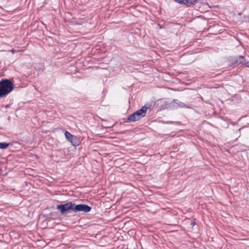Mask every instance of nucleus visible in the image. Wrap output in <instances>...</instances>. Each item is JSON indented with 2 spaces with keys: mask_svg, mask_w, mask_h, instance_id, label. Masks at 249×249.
<instances>
[{
  "mask_svg": "<svg viewBox=\"0 0 249 249\" xmlns=\"http://www.w3.org/2000/svg\"><path fill=\"white\" fill-rule=\"evenodd\" d=\"M14 84L10 79H3L0 81V99L5 97L14 89Z\"/></svg>",
  "mask_w": 249,
  "mask_h": 249,
  "instance_id": "nucleus-1",
  "label": "nucleus"
},
{
  "mask_svg": "<svg viewBox=\"0 0 249 249\" xmlns=\"http://www.w3.org/2000/svg\"><path fill=\"white\" fill-rule=\"evenodd\" d=\"M172 105L176 107H188L184 103L181 102L177 100H174L172 102Z\"/></svg>",
  "mask_w": 249,
  "mask_h": 249,
  "instance_id": "nucleus-6",
  "label": "nucleus"
},
{
  "mask_svg": "<svg viewBox=\"0 0 249 249\" xmlns=\"http://www.w3.org/2000/svg\"><path fill=\"white\" fill-rule=\"evenodd\" d=\"M245 61V58L242 56H239L237 57L236 63L243 65Z\"/></svg>",
  "mask_w": 249,
  "mask_h": 249,
  "instance_id": "nucleus-8",
  "label": "nucleus"
},
{
  "mask_svg": "<svg viewBox=\"0 0 249 249\" xmlns=\"http://www.w3.org/2000/svg\"><path fill=\"white\" fill-rule=\"evenodd\" d=\"M243 65H245L246 67H249V62H246L245 61Z\"/></svg>",
  "mask_w": 249,
  "mask_h": 249,
  "instance_id": "nucleus-10",
  "label": "nucleus"
},
{
  "mask_svg": "<svg viewBox=\"0 0 249 249\" xmlns=\"http://www.w3.org/2000/svg\"><path fill=\"white\" fill-rule=\"evenodd\" d=\"M178 2L179 4H184L187 7L191 6L192 5H194L196 4V2L198 1H176Z\"/></svg>",
  "mask_w": 249,
  "mask_h": 249,
  "instance_id": "nucleus-7",
  "label": "nucleus"
},
{
  "mask_svg": "<svg viewBox=\"0 0 249 249\" xmlns=\"http://www.w3.org/2000/svg\"><path fill=\"white\" fill-rule=\"evenodd\" d=\"M74 204L71 202H68L64 204H60L57 206V209L59 210L62 214H64L70 210L73 211Z\"/></svg>",
  "mask_w": 249,
  "mask_h": 249,
  "instance_id": "nucleus-3",
  "label": "nucleus"
},
{
  "mask_svg": "<svg viewBox=\"0 0 249 249\" xmlns=\"http://www.w3.org/2000/svg\"><path fill=\"white\" fill-rule=\"evenodd\" d=\"M9 145V143L0 142V149H6Z\"/></svg>",
  "mask_w": 249,
  "mask_h": 249,
  "instance_id": "nucleus-9",
  "label": "nucleus"
},
{
  "mask_svg": "<svg viewBox=\"0 0 249 249\" xmlns=\"http://www.w3.org/2000/svg\"><path fill=\"white\" fill-rule=\"evenodd\" d=\"M65 136L66 139L70 141L73 145L77 146L79 145V142L76 136L71 135L69 132L67 131L65 132Z\"/></svg>",
  "mask_w": 249,
  "mask_h": 249,
  "instance_id": "nucleus-5",
  "label": "nucleus"
},
{
  "mask_svg": "<svg viewBox=\"0 0 249 249\" xmlns=\"http://www.w3.org/2000/svg\"><path fill=\"white\" fill-rule=\"evenodd\" d=\"M91 207L84 204L76 205L74 204L73 211L75 213L82 212L84 213H88L91 211Z\"/></svg>",
  "mask_w": 249,
  "mask_h": 249,
  "instance_id": "nucleus-4",
  "label": "nucleus"
},
{
  "mask_svg": "<svg viewBox=\"0 0 249 249\" xmlns=\"http://www.w3.org/2000/svg\"><path fill=\"white\" fill-rule=\"evenodd\" d=\"M147 109L148 107L143 106L141 109L129 115L126 122H132L139 120L145 116Z\"/></svg>",
  "mask_w": 249,
  "mask_h": 249,
  "instance_id": "nucleus-2",
  "label": "nucleus"
}]
</instances>
